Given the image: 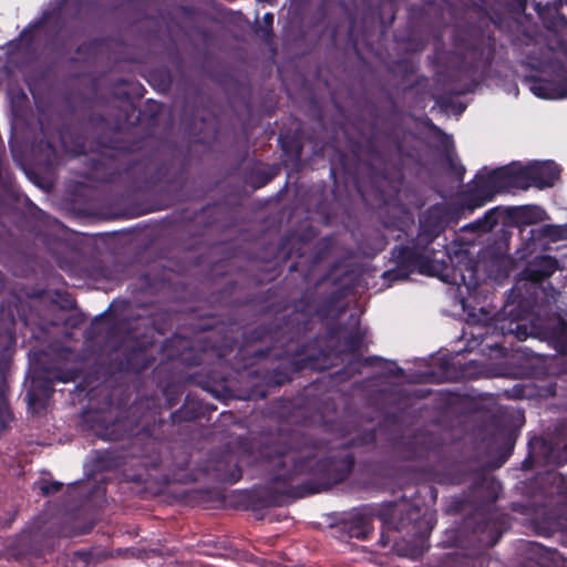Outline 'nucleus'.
Masks as SVG:
<instances>
[{"instance_id": "3", "label": "nucleus", "mask_w": 567, "mask_h": 567, "mask_svg": "<svg viewBox=\"0 0 567 567\" xmlns=\"http://www.w3.org/2000/svg\"><path fill=\"white\" fill-rule=\"evenodd\" d=\"M528 212L537 219L543 215V210L537 207L528 208Z\"/></svg>"}, {"instance_id": "5", "label": "nucleus", "mask_w": 567, "mask_h": 567, "mask_svg": "<svg viewBox=\"0 0 567 567\" xmlns=\"http://www.w3.org/2000/svg\"><path fill=\"white\" fill-rule=\"evenodd\" d=\"M269 18H272V14H267L266 20H269Z\"/></svg>"}, {"instance_id": "1", "label": "nucleus", "mask_w": 567, "mask_h": 567, "mask_svg": "<svg viewBox=\"0 0 567 567\" xmlns=\"http://www.w3.org/2000/svg\"><path fill=\"white\" fill-rule=\"evenodd\" d=\"M559 176V168L553 162H534L527 166L512 165L487 174H478L470 189L474 202L472 207H481L491 200L493 195L511 192L515 188L526 189L551 186Z\"/></svg>"}, {"instance_id": "4", "label": "nucleus", "mask_w": 567, "mask_h": 567, "mask_svg": "<svg viewBox=\"0 0 567 567\" xmlns=\"http://www.w3.org/2000/svg\"><path fill=\"white\" fill-rule=\"evenodd\" d=\"M269 18H272V14H267L266 20H269Z\"/></svg>"}, {"instance_id": "2", "label": "nucleus", "mask_w": 567, "mask_h": 567, "mask_svg": "<svg viewBox=\"0 0 567 567\" xmlns=\"http://www.w3.org/2000/svg\"><path fill=\"white\" fill-rule=\"evenodd\" d=\"M532 91L536 96L547 100H557L567 96V90L557 89L548 82L534 84Z\"/></svg>"}]
</instances>
